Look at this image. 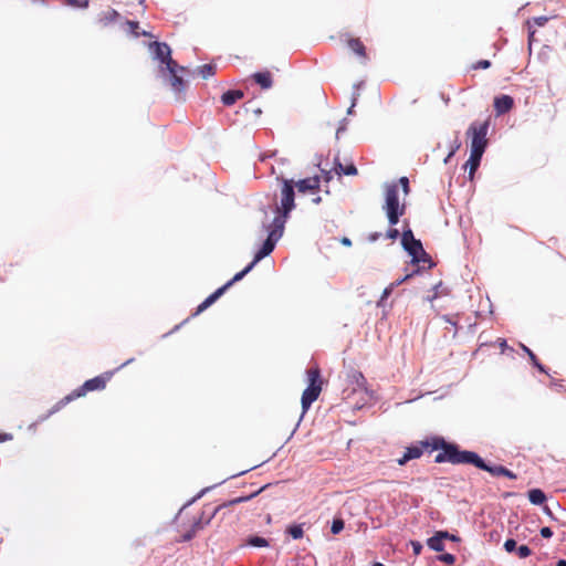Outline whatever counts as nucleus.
Masks as SVG:
<instances>
[{
    "mask_svg": "<svg viewBox=\"0 0 566 566\" xmlns=\"http://www.w3.org/2000/svg\"><path fill=\"white\" fill-rule=\"evenodd\" d=\"M112 375H113V373H104V374L98 375L92 379L86 380L81 387L73 390L71 394H69L67 396L62 398L60 401H57L46 415H44L40 418V420L41 421L46 420L50 416H52L53 413L61 410L69 402L73 401L74 399L85 396L90 391L104 389L107 381L111 379Z\"/></svg>",
    "mask_w": 566,
    "mask_h": 566,
    "instance_id": "7ed1b4c3",
    "label": "nucleus"
},
{
    "mask_svg": "<svg viewBox=\"0 0 566 566\" xmlns=\"http://www.w3.org/2000/svg\"><path fill=\"white\" fill-rule=\"evenodd\" d=\"M411 547L415 555H419L422 551V545L418 541H411Z\"/></svg>",
    "mask_w": 566,
    "mask_h": 566,
    "instance_id": "58836bf2",
    "label": "nucleus"
},
{
    "mask_svg": "<svg viewBox=\"0 0 566 566\" xmlns=\"http://www.w3.org/2000/svg\"><path fill=\"white\" fill-rule=\"evenodd\" d=\"M169 75V84L172 91L178 95L182 94L187 86L186 81L182 78V76L179 75V73H174Z\"/></svg>",
    "mask_w": 566,
    "mask_h": 566,
    "instance_id": "2eb2a0df",
    "label": "nucleus"
},
{
    "mask_svg": "<svg viewBox=\"0 0 566 566\" xmlns=\"http://www.w3.org/2000/svg\"><path fill=\"white\" fill-rule=\"evenodd\" d=\"M449 536L448 532H437V534L427 541L429 548L434 552H443L444 543L443 539Z\"/></svg>",
    "mask_w": 566,
    "mask_h": 566,
    "instance_id": "f8f14e48",
    "label": "nucleus"
},
{
    "mask_svg": "<svg viewBox=\"0 0 566 566\" xmlns=\"http://www.w3.org/2000/svg\"><path fill=\"white\" fill-rule=\"evenodd\" d=\"M125 25L127 27L128 32L132 33L136 38H138L139 35H144V36L148 35V33L145 31L139 32V23L137 21L127 20L125 22Z\"/></svg>",
    "mask_w": 566,
    "mask_h": 566,
    "instance_id": "393cba45",
    "label": "nucleus"
},
{
    "mask_svg": "<svg viewBox=\"0 0 566 566\" xmlns=\"http://www.w3.org/2000/svg\"><path fill=\"white\" fill-rule=\"evenodd\" d=\"M373 566H385L382 563L376 562Z\"/></svg>",
    "mask_w": 566,
    "mask_h": 566,
    "instance_id": "603ef678",
    "label": "nucleus"
},
{
    "mask_svg": "<svg viewBox=\"0 0 566 566\" xmlns=\"http://www.w3.org/2000/svg\"><path fill=\"white\" fill-rule=\"evenodd\" d=\"M490 127V118H486L485 120H474L470 124L467 136L470 138L471 142V150L472 151H485V148L488 146V130Z\"/></svg>",
    "mask_w": 566,
    "mask_h": 566,
    "instance_id": "0eeeda50",
    "label": "nucleus"
},
{
    "mask_svg": "<svg viewBox=\"0 0 566 566\" xmlns=\"http://www.w3.org/2000/svg\"><path fill=\"white\" fill-rule=\"evenodd\" d=\"M248 544L254 547H266L269 545V542L260 536H251L248 539Z\"/></svg>",
    "mask_w": 566,
    "mask_h": 566,
    "instance_id": "c756f323",
    "label": "nucleus"
},
{
    "mask_svg": "<svg viewBox=\"0 0 566 566\" xmlns=\"http://www.w3.org/2000/svg\"><path fill=\"white\" fill-rule=\"evenodd\" d=\"M344 530V521L342 518H335L332 523L331 531L333 534H338Z\"/></svg>",
    "mask_w": 566,
    "mask_h": 566,
    "instance_id": "2f4dec72",
    "label": "nucleus"
},
{
    "mask_svg": "<svg viewBox=\"0 0 566 566\" xmlns=\"http://www.w3.org/2000/svg\"><path fill=\"white\" fill-rule=\"evenodd\" d=\"M12 439V434L10 433H0V442H4Z\"/></svg>",
    "mask_w": 566,
    "mask_h": 566,
    "instance_id": "37998d69",
    "label": "nucleus"
},
{
    "mask_svg": "<svg viewBox=\"0 0 566 566\" xmlns=\"http://www.w3.org/2000/svg\"><path fill=\"white\" fill-rule=\"evenodd\" d=\"M516 553L520 558H526L532 554V551L527 545H521L517 547Z\"/></svg>",
    "mask_w": 566,
    "mask_h": 566,
    "instance_id": "473e14b6",
    "label": "nucleus"
},
{
    "mask_svg": "<svg viewBox=\"0 0 566 566\" xmlns=\"http://www.w3.org/2000/svg\"><path fill=\"white\" fill-rule=\"evenodd\" d=\"M307 387L302 394L301 402L303 411L305 412L311 405L318 398L322 392L323 380L321 369L317 365L311 366L306 370Z\"/></svg>",
    "mask_w": 566,
    "mask_h": 566,
    "instance_id": "20e7f679",
    "label": "nucleus"
},
{
    "mask_svg": "<svg viewBox=\"0 0 566 566\" xmlns=\"http://www.w3.org/2000/svg\"><path fill=\"white\" fill-rule=\"evenodd\" d=\"M254 81L264 90H268L272 86V75L269 71L256 72L253 74Z\"/></svg>",
    "mask_w": 566,
    "mask_h": 566,
    "instance_id": "a211bd4d",
    "label": "nucleus"
},
{
    "mask_svg": "<svg viewBox=\"0 0 566 566\" xmlns=\"http://www.w3.org/2000/svg\"><path fill=\"white\" fill-rule=\"evenodd\" d=\"M530 359L534 363V365H536L539 368V370L544 371L543 367L539 364H537L536 356L531 355Z\"/></svg>",
    "mask_w": 566,
    "mask_h": 566,
    "instance_id": "a18cd8bd",
    "label": "nucleus"
},
{
    "mask_svg": "<svg viewBox=\"0 0 566 566\" xmlns=\"http://www.w3.org/2000/svg\"><path fill=\"white\" fill-rule=\"evenodd\" d=\"M67 6L75 7V8H87L90 1L88 0H64Z\"/></svg>",
    "mask_w": 566,
    "mask_h": 566,
    "instance_id": "7c9ffc66",
    "label": "nucleus"
},
{
    "mask_svg": "<svg viewBox=\"0 0 566 566\" xmlns=\"http://www.w3.org/2000/svg\"><path fill=\"white\" fill-rule=\"evenodd\" d=\"M399 184H400V185H401V187H402L403 193H405V195H408V193H409V190H410V188H409V180H408V178H407V177H401V178L399 179Z\"/></svg>",
    "mask_w": 566,
    "mask_h": 566,
    "instance_id": "4c0bfd02",
    "label": "nucleus"
},
{
    "mask_svg": "<svg viewBox=\"0 0 566 566\" xmlns=\"http://www.w3.org/2000/svg\"><path fill=\"white\" fill-rule=\"evenodd\" d=\"M164 64L165 70L168 71L169 74L186 72V67L179 66L178 63L171 56Z\"/></svg>",
    "mask_w": 566,
    "mask_h": 566,
    "instance_id": "b1692460",
    "label": "nucleus"
},
{
    "mask_svg": "<svg viewBox=\"0 0 566 566\" xmlns=\"http://www.w3.org/2000/svg\"><path fill=\"white\" fill-rule=\"evenodd\" d=\"M556 566H566V560H565V559H559V560L556 563Z\"/></svg>",
    "mask_w": 566,
    "mask_h": 566,
    "instance_id": "09e8293b",
    "label": "nucleus"
},
{
    "mask_svg": "<svg viewBox=\"0 0 566 566\" xmlns=\"http://www.w3.org/2000/svg\"><path fill=\"white\" fill-rule=\"evenodd\" d=\"M528 500L532 504L541 505L545 502L546 495L542 490L533 489L528 491Z\"/></svg>",
    "mask_w": 566,
    "mask_h": 566,
    "instance_id": "aec40b11",
    "label": "nucleus"
},
{
    "mask_svg": "<svg viewBox=\"0 0 566 566\" xmlns=\"http://www.w3.org/2000/svg\"><path fill=\"white\" fill-rule=\"evenodd\" d=\"M384 211L390 226H396L401 216L406 212V206L399 202L398 185L391 184L386 187Z\"/></svg>",
    "mask_w": 566,
    "mask_h": 566,
    "instance_id": "39448f33",
    "label": "nucleus"
},
{
    "mask_svg": "<svg viewBox=\"0 0 566 566\" xmlns=\"http://www.w3.org/2000/svg\"><path fill=\"white\" fill-rule=\"evenodd\" d=\"M483 153L480 151H472L470 153V157L464 164V168H469V179L473 180L474 174L478 170L481 159H482Z\"/></svg>",
    "mask_w": 566,
    "mask_h": 566,
    "instance_id": "9b49d317",
    "label": "nucleus"
},
{
    "mask_svg": "<svg viewBox=\"0 0 566 566\" xmlns=\"http://www.w3.org/2000/svg\"><path fill=\"white\" fill-rule=\"evenodd\" d=\"M441 443L451 444L450 442H447L442 437L437 436L431 437L424 441H420L419 444L417 446L408 447L403 455L400 459H398L397 462L399 465H405L410 460L419 459L423 454L424 450H440L438 454H443L446 449L444 447L433 448L434 444L439 446Z\"/></svg>",
    "mask_w": 566,
    "mask_h": 566,
    "instance_id": "423d86ee",
    "label": "nucleus"
},
{
    "mask_svg": "<svg viewBox=\"0 0 566 566\" xmlns=\"http://www.w3.org/2000/svg\"><path fill=\"white\" fill-rule=\"evenodd\" d=\"M413 264H422V268L431 269L434 264L431 256L423 250V253H419L418 258L412 259Z\"/></svg>",
    "mask_w": 566,
    "mask_h": 566,
    "instance_id": "4be33fe9",
    "label": "nucleus"
},
{
    "mask_svg": "<svg viewBox=\"0 0 566 566\" xmlns=\"http://www.w3.org/2000/svg\"><path fill=\"white\" fill-rule=\"evenodd\" d=\"M342 244L346 245V247H350L352 245V241L344 237L342 240H340Z\"/></svg>",
    "mask_w": 566,
    "mask_h": 566,
    "instance_id": "49530a36",
    "label": "nucleus"
},
{
    "mask_svg": "<svg viewBox=\"0 0 566 566\" xmlns=\"http://www.w3.org/2000/svg\"><path fill=\"white\" fill-rule=\"evenodd\" d=\"M521 348L525 352V354L527 355H531L533 354L526 346H524L523 344H521Z\"/></svg>",
    "mask_w": 566,
    "mask_h": 566,
    "instance_id": "de8ad7c7",
    "label": "nucleus"
},
{
    "mask_svg": "<svg viewBox=\"0 0 566 566\" xmlns=\"http://www.w3.org/2000/svg\"><path fill=\"white\" fill-rule=\"evenodd\" d=\"M504 549L507 552V553H513L517 549V544H516V541L513 539V538H509L505 541L504 543Z\"/></svg>",
    "mask_w": 566,
    "mask_h": 566,
    "instance_id": "72a5a7b5",
    "label": "nucleus"
},
{
    "mask_svg": "<svg viewBox=\"0 0 566 566\" xmlns=\"http://www.w3.org/2000/svg\"><path fill=\"white\" fill-rule=\"evenodd\" d=\"M514 106V99L510 95H501L494 98V109L497 116L510 112Z\"/></svg>",
    "mask_w": 566,
    "mask_h": 566,
    "instance_id": "9d476101",
    "label": "nucleus"
},
{
    "mask_svg": "<svg viewBox=\"0 0 566 566\" xmlns=\"http://www.w3.org/2000/svg\"><path fill=\"white\" fill-rule=\"evenodd\" d=\"M118 19H119V13L116 10L108 8L107 10L102 11L98 14L97 23L102 27H107L111 23H114L115 21H117Z\"/></svg>",
    "mask_w": 566,
    "mask_h": 566,
    "instance_id": "ddd939ff",
    "label": "nucleus"
},
{
    "mask_svg": "<svg viewBox=\"0 0 566 566\" xmlns=\"http://www.w3.org/2000/svg\"><path fill=\"white\" fill-rule=\"evenodd\" d=\"M437 296H438V293H434V295L430 297V301H433L434 298H437Z\"/></svg>",
    "mask_w": 566,
    "mask_h": 566,
    "instance_id": "864d4df0",
    "label": "nucleus"
},
{
    "mask_svg": "<svg viewBox=\"0 0 566 566\" xmlns=\"http://www.w3.org/2000/svg\"><path fill=\"white\" fill-rule=\"evenodd\" d=\"M348 377L356 382L358 388L364 389L366 387V379L360 371H353Z\"/></svg>",
    "mask_w": 566,
    "mask_h": 566,
    "instance_id": "c85d7f7f",
    "label": "nucleus"
},
{
    "mask_svg": "<svg viewBox=\"0 0 566 566\" xmlns=\"http://www.w3.org/2000/svg\"><path fill=\"white\" fill-rule=\"evenodd\" d=\"M355 106V103L352 104V107L348 109V113H352V108Z\"/></svg>",
    "mask_w": 566,
    "mask_h": 566,
    "instance_id": "6e6d98bb",
    "label": "nucleus"
},
{
    "mask_svg": "<svg viewBox=\"0 0 566 566\" xmlns=\"http://www.w3.org/2000/svg\"><path fill=\"white\" fill-rule=\"evenodd\" d=\"M534 36V31L530 32V40Z\"/></svg>",
    "mask_w": 566,
    "mask_h": 566,
    "instance_id": "5fc2aeb1",
    "label": "nucleus"
},
{
    "mask_svg": "<svg viewBox=\"0 0 566 566\" xmlns=\"http://www.w3.org/2000/svg\"><path fill=\"white\" fill-rule=\"evenodd\" d=\"M548 21V18L545 17V15H541V17H535L533 19V22L538 25V27H543L546 24V22Z\"/></svg>",
    "mask_w": 566,
    "mask_h": 566,
    "instance_id": "ea45409f",
    "label": "nucleus"
},
{
    "mask_svg": "<svg viewBox=\"0 0 566 566\" xmlns=\"http://www.w3.org/2000/svg\"><path fill=\"white\" fill-rule=\"evenodd\" d=\"M479 339L481 340V343L478 352L483 353L486 349H493L499 350L501 354H503L507 348L506 340L500 337H497L494 342H489L486 335L481 334Z\"/></svg>",
    "mask_w": 566,
    "mask_h": 566,
    "instance_id": "6e6552de",
    "label": "nucleus"
},
{
    "mask_svg": "<svg viewBox=\"0 0 566 566\" xmlns=\"http://www.w3.org/2000/svg\"><path fill=\"white\" fill-rule=\"evenodd\" d=\"M381 237V233L379 232H374V233H370L368 239L370 242H375L377 241L379 238Z\"/></svg>",
    "mask_w": 566,
    "mask_h": 566,
    "instance_id": "79ce46f5",
    "label": "nucleus"
},
{
    "mask_svg": "<svg viewBox=\"0 0 566 566\" xmlns=\"http://www.w3.org/2000/svg\"><path fill=\"white\" fill-rule=\"evenodd\" d=\"M321 186V179L318 176L308 177L305 179H302L295 184V187L297 188L298 192L301 193H315L318 191Z\"/></svg>",
    "mask_w": 566,
    "mask_h": 566,
    "instance_id": "1a4fd4ad",
    "label": "nucleus"
},
{
    "mask_svg": "<svg viewBox=\"0 0 566 566\" xmlns=\"http://www.w3.org/2000/svg\"><path fill=\"white\" fill-rule=\"evenodd\" d=\"M286 533L290 534L294 539H300L304 535L302 525L297 524L290 525L286 530Z\"/></svg>",
    "mask_w": 566,
    "mask_h": 566,
    "instance_id": "bb28decb",
    "label": "nucleus"
},
{
    "mask_svg": "<svg viewBox=\"0 0 566 566\" xmlns=\"http://www.w3.org/2000/svg\"><path fill=\"white\" fill-rule=\"evenodd\" d=\"M447 538H448V539H452V541H455V539H457V537H455L454 535H450V534H449V536H448Z\"/></svg>",
    "mask_w": 566,
    "mask_h": 566,
    "instance_id": "3c124183",
    "label": "nucleus"
},
{
    "mask_svg": "<svg viewBox=\"0 0 566 566\" xmlns=\"http://www.w3.org/2000/svg\"><path fill=\"white\" fill-rule=\"evenodd\" d=\"M460 147V145H457L455 148H453L449 154L448 156L446 157L444 159V163L447 164L449 161V159L454 155V153L457 151V149Z\"/></svg>",
    "mask_w": 566,
    "mask_h": 566,
    "instance_id": "c03bdc74",
    "label": "nucleus"
},
{
    "mask_svg": "<svg viewBox=\"0 0 566 566\" xmlns=\"http://www.w3.org/2000/svg\"><path fill=\"white\" fill-rule=\"evenodd\" d=\"M325 179L328 181L331 179V171L326 172Z\"/></svg>",
    "mask_w": 566,
    "mask_h": 566,
    "instance_id": "8fccbe9b",
    "label": "nucleus"
},
{
    "mask_svg": "<svg viewBox=\"0 0 566 566\" xmlns=\"http://www.w3.org/2000/svg\"><path fill=\"white\" fill-rule=\"evenodd\" d=\"M294 196L295 193L293 180L282 179L281 203L276 207L277 216L273 220V229L270 231L268 239L264 241L262 248L256 252L253 261L249 265H247L241 272L237 273L230 281L216 290L201 304H199L192 316L199 315L209 306H211L234 282L242 280L258 262L268 256L274 250L276 241L282 235L285 219L295 207Z\"/></svg>",
    "mask_w": 566,
    "mask_h": 566,
    "instance_id": "f257e3e1",
    "label": "nucleus"
},
{
    "mask_svg": "<svg viewBox=\"0 0 566 566\" xmlns=\"http://www.w3.org/2000/svg\"><path fill=\"white\" fill-rule=\"evenodd\" d=\"M319 201H321L319 197L314 200V202H316V203H318Z\"/></svg>",
    "mask_w": 566,
    "mask_h": 566,
    "instance_id": "4d7b16f0",
    "label": "nucleus"
},
{
    "mask_svg": "<svg viewBox=\"0 0 566 566\" xmlns=\"http://www.w3.org/2000/svg\"><path fill=\"white\" fill-rule=\"evenodd\" d=\"M155 56L165 63L171 56V50L168 44L163 42H155Z\"/></svg>",
    "mask_w": 566,
    "mask_h": 566,
    "instance_id": "f3484780",
    "label": "nucleus"
},
{
    "mask_svg": "<svg viewBox=\"0 0 566 566\" xmlns=\"http://www.w3.org/2000/svg\"><path fill=\"white\" fill-rule=\"evenodd\" d=\"M444 447L443 454H437L434 458L436 463H451V464H472L481 470H484L493 476H506L515 480L517 476L514 472L503 465H489L484 460L473 451L460 450L457 444H434L433 448Z\"/></svg>",
    "mask_w": 566,
    "mask_h": 566,
    "instance_id": "f03ea898",
    "label": "nucleus"
},
{
    "mask_svg": "<svg viewBox=\"0 0 566 566\" xmlns=\"http://www.w3.org/2000/svg\"><path fill=\"white\" fill-rule=\"evenodd\" d=\"M409 255L413 258H418L419 253H423V247L420 240H416L415 242H411L407 247L403 248Z\"/></svg>",
    "mask_w": 566,
    "mask_h": 566,
    "instance_id": "412c9836",
    "label": "nucleus"
},
{
    "mask_svg": "<svg viewBox=\"0 0 566 566\" xmlns=\"http://www.w3.org/2000/svg\"><path fill=\"white\" fill-rule=\"evenodd\" d=\"M439 560L448 564V565H453L454 562H455V556L450 554V553H446V554H442L438 557Z\"/></svg>",
    "mask_w": 566,
    "mask_h": 566,
    "instance_id": "f704fd0d",
    "label": "nucleus"
},
{
    "mask_svg": "<svg viewBox=\"0 0 566 566\" xmlns=\"http://www.w3.org/2000/svg\"><path fill=\"white\" fill-rule=\"evenodd\" d=\"M541 535L544 537V538H549L553 536V531L549 528V527H542L541 528Z\"/></svg>",
    "mask_w": 566,
    "mask_h": 566,
    "instance_id": "a19ab883",
    "label": "nucleus"
},
{
    "mask_svg": "<svg viewBox=\"0 0 566 566\" xmlns=\"http://www.w3.org/2000/svg\"><path fill=\"white\" fill-rule=\"evenodd\" d=\"M216 65L214 64H205L198 67V73L202 76V78H208L216 74Z\"/></svg>",
    "mask_w": 566,
    "mask_h": 566,
    "instance_id": "a878e982",
    "label": "nucleus"
},
{
    "mask_svg": "<svg viewBox=\"0 0 566 566\" xmlns=\"http://www.w3.org/2000/svg\"><path fill=\"white\" fill-rule=\"evenodd\" d=\"M416 240L417 239L415 238L413 232L410 228L403 229L401 233V244L403 248L410 244L411 242H415Z\"/></svg>",
    "mask_w": 566,
    "mask_h": 566,
    "instance_id": "cd10ccee",
    "label": "nucleus"
},
{
    "mask_svg": "<svg viewBox=\"0 0 566 566\" xmlns=\"http://www.w3.org/2000/svg\"><path fill=\"white\" fill-rule=\"evenodd\" d=\"M399 235H401L399 230L396 228H392V227L389 228L386 232V238H388L392 241H395Z\"/></svg>",
    "mask_w": 566,
    "mask_h": 566,
    "instance_id": "c9c22d12",
    "label": "nucleus"
},
{
    "mask_svg": "<svg viewBox=\"0 0 566 566\" xmlns=\"http://www.w3.org/2000/svg\"><path fill=\"white\" fill-rule=\"evenodd\" d=\"M491 66V62L489 60H480L473 65V69H489Z\"/></svg>",
    "mask_w": 566,
    "mask_h": 566,
    "instance_id": "e433bc0d",
    "label": "nucleus"
},
{
    "mask_svg": "<svg viewBox=\"0 0 566 566\" xmlns=\"http://www.w3.org/2000/svg\"><path fill=\"white\" fill-rule=\"evenodd\" d=\"M244 93L240 90H230L222 94L221 102L226 106L233 105L237 101L243 98Z\"/></svg>",
    "mask_w": 566,
    "mask_h": 566,
    "instance_id": "dca6fc26",
    "label": "nucleus"
},
{
    "mask_svg": "<svg viewBox=\"0 0 566 566\" xmlns=\"http://www.w3.org/2000/svg\"><path fill=\"white\" fill-rule=\"evenodd\" d=\"M264 489H265V486H262V488H260L258 491L253 492L252 494H250V495H248V496H240V497H235V499H233V500L229 501L228 503L223 504V506L234 505V504H239V503H242V502L249 501L250 499H252V497H254L255 495H258L259 493H261ZM221 507H222V505L218 506V507L214 510V513H217Z\"/></svg>",
    "mask_w": 566,
    "mask_h": 566,
    "instance_id": "5701e85b",
    "label": "nucleus"
},
{
    "mask_svg": "<svg viewBox=\"0 0 566 566\" xmlns=\"http://www.w3.org/2000/svg\"><path fill=\"white\" fill-rule=\"evenodd\" d=\"M334 171L338 176H356L358 174V170L353 163H349L346 166H344L337 158L335 159Z\"/></svg>",
    "mask_w": 566,
    "mask_h": 566,
    "instance_id": "4468645a",
    "label": "nucleus"
},
{
    "mask_svg": "<svg viewBox=\"0 0 566 566\" xmlns=\"http://www.w3.org/2000/svg\"><path fill=\"white\" fill-rule=\"evenodd\" d=\"M348 46L353 52L359 55L363 59L367 57L366 48L364 43L358 38H353L348 40Z\"/></svg>",
    "mask_w": 566,
    "mask_h": 566,
    "instance_id": "6ab92c4d",
    "label": "nucleus"
}]
</instances>
